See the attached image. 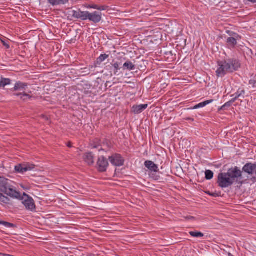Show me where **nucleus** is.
Masks as SVG:
<instances>
[{
	"instance_id": "4",
	"label": "nucleus",
	"mask_w": 256,
	"mask_h": 256,
	"mask_svg": "<svg viewBox=\"0 0 256 256\" xmlns=\"http://www.w3.org/2000/svg\"><path fill=\"white\" fill-rule=\"evenodd\" d=\"M242 172H244L252 176V179L256 178V164L252 163L246 164L242 168Z\"/></svg>"
},
{
	"instance_id": "34",
	"label": "nucleus",
	"mask_w": 256,
	"mask_h": 256,
	"mask_svg": "<svg viewBox=\"0 0 256 256\" xmlns=\"http://www.w3.org/2000/svg\"><path fill=\"white\" fill-rule=\"evenodd\" d=\"M186 120H192V121H194V120L193 118H187L186 119Z\"/></svg>"
},
{
	"instance_id": "33",
	"label": "nucleus",
	"mask_w": 256,
	"mask_h": 256,
	"mask_svg": "<svg viewBox=\"0 0 256 256\" xmlns=\"http://www.w3.org/2000/svg\"><path fill=\"white\" fill-rule=\"evenodd\" d=\"M68 146L69 147V148H71L72 146V143L71 142H69L68 144Z\"/></svg>"
},
{
	"instance_id": "16",
	"label": "nucleus",
	"mask_w": 256,
	"mask_h": 256,
	"mask_svg": "<svg viewBox=\"0 0 256 256\" xmlns=\"http://www.w3.org/2000/svg\"><path fill=\"white\" fill-rule=\"evenodd\" d=\"M48 2L52 6L64 4L67 3L69 0H48Z\"/></svg>"
},
{
	"instance_id": "14",
	"label": "nucleus",
	"mask_w": 256,
	"mask_h": 256,
	"mask_svg": "<svg viewBox=\"0 0 256 256\" xmlns=\"http://www.w3.org/2000/svg\"><path fill=\"white\" fill-rule=\"evenodd\" d=\"M28 86V84L26 83L22 82H17L14 88H12V90L13 91H17V90H24L26 89Z\"/></svg>"
},
{
	"instance_id": "29",
	"label": "nucleus",
	"mask_w": 256,
	"mask_h": 256,
	"mask_svg": "<svg viewBox=\"0 0 256 256\" xmlns=\"http://www.w3.org/2000/svg\"><path fill=\"white\" fill-rule=\"evenodd\" d=\"M2 44L7 49L10 48L9 42L8 40H1Z\"/></svg>"
},
{
	"instance_id": "22",
	"label": "nucleus",
	"mask_w": 256,
	"mask_h": 256,
	"mask_svg": "<svg viewBox=\"0 0 256 256\" xmlns=\"http://www.w3.org/2000/svg\"><path fill=\"white\" fill-rule=\"evenodd\" d=\"M88 12H80V15L79 19L82 20H86L88 18Z\"/></svg>"
},
{
	"instance_id": "25",
	"label": "nucleus",
	"mask_w": 256,
	"mask_h": 256,
	"mask_svg": "<svg viewBox=\"0 0 256 256\" xmlns=\"http://www.w3.org/2000/svg\"><path fill=\"white\" fill-rule=\"evenodd\" d=\"M108 55L106 54H101L99 58L97 59V62L101 63L102 62H104V60H106L108 58Z\"/></svg>"
},
{
	"instance_id": "13",
	"label": "nucleus",
	"mask_w": 256,
	"mask_h": 256,
	"mask_svg": "<svg viewBox=\"0 0 256 256\" xmlns=\"http://www.w3.org/2000/svg\"><path fill=\"white\" fill-rule=\"evenodd\" d=\"M84 160L88 164H92L94 163V154L91 152L86 153L84 156Z\"/></svg>"
},
{
	"instance_id": "8",
	"label": "nucleus",
	"mask_w": 256,
	"mask_h": 256,
	"mask_svg": "<svg viewBox=\"0 0 256 256\" xmlns=\"http://www.w3.org/2000/svg\"><path fill=\"white\" fill-rule=\"evenodd\" d=\"M109 160L112 164L116 166H122L124 163V160L120 154H113L109 157Z\"/></svg>"
},
{
	"instance_id": "2",
	"label": "nucleus",
	"mask_w": 256,
	"mask_h": 256,
	"mask_svg": "<svg viewBox=\"0 0 256 256\" xmlns=\"http://www.w3.org/2000/svg\"><path fill=\"white\" fill-rule=\"evenodd\" d=\"M218 65L219 68L216 70V74L218 77H223L228 73L233 72L237 70L240 66L239 61L234 58L218 62Z\"/></svg>"
},
{
	"instance_id": "1",
	"label": "nucleus",
	"mask_w": 256,
	"mask_h": 256,
	"mask_svg": "<svg viewBox=\"0 0 256 256\" xmlns=\"http://www.w3.org/2000/svg\"><path fill=\"white\" fill-rule=\"evenodd\" d=\"M242 178V172L238 166L232 167L226 172L220 173L218 176L217 184L222 188L231 186L237 183L242 185L244 181L240 180Z\"/></svg>"
},
{
	"instance_id": "6",
	"label": "nucleus",
	"mask_w": 256,
	"mask_h": 256,
	"mask_svg": "<svg viewBox=\"0 0 256 256\" xmlns=\"http://www.w3.org/2000/svg\"><path fill=\"white\" fill-rule=\"evenodd\" d=\"M35 165L30 163H24L16 165L14 167L15 170L18 173L24 174L28 171L32 170Z\"/></svg>"
},
{
	"instance_id": "20",
	"label": "nucleus",
	"mask_w": 256,
	"mask_h": 256,
	"mask_svg": "<svg viewBox=\"0 0 256 256\" xmlns=\"http://www.w3.org/2000/svg\"><path fill=\"white\" fill-rule=\"evenodd\" d=\"M14 96H20V98L23 100H26L28 99L31 98L32 96L28 94H22V93H16L14 94Z\"/></svg>"
},
{
	"instance_id": "5",
	"label": "nucleus",
	"mask_w": 256,
	"mask_h": 256,
	"mask_svg": "<svg viewBox=\"0 0 256 256\" xmlns=\"http://www.w3.org/2000/svg\"><path fill=\"white\" fill-rule=\"evenodd\" d=\"M23 195L27 198L24 200V197L21 196V198L18 199L23 200L22 204L27 210L31 211L34 210L36 209V206L34 200L24 192Z\"/></svg>"
},
{
	"instance_id": "12",
	"label": "nucleus",
	"mask_w": 256,
	"mask_h": 256,
	"mask_svg": "<svg viewBox=\"0 0 256 256\" xmlns=\"http://www.w3.org/2000/svg\"><path fill=\"white\" fill-rule=\"evenodd\" d=\"M245 93V92L244 90H241L240 92H238L236 94V96L233 98L230 101L227 102L226 103L223 107H225V106H231V104L234 103L236 99H238V98H241L242 97V98H244V95Z\"/></svg>"
},
{
	"instance_id": "31",
	"label": "nucleus",
	"mask_w": 256,
	"mask_h": 256,
	"mask_svg": "<svg viewBox=\"0 0 256 256\" xmlns=\"http://www.w3.org/2000/svg\"><path fill=\"white\" fill-rule=\"evenodd\" d=\"M250 84H252L253 85V87L254 88L255 87V84H256V80H250V82H249Z\"/></svg>"
},
{
	"instance_id": "30",
	"label": "nucleus",
	"mask_w": 256,
	"mask_h": 256,
	"mask_svg": "<svg viewBox=\"0 0 256 256\" xmlns=\"http://www.w3.org/2000/svg\"><path fill=\"white\" fill-rule=\"evenodd\" d=\"M92 8H94V9L98 10H106L105 8H100L99 6H98L97 5H94V6H92Z\"/></svg>"
},
{
	"instance_id": "23",
	"label": "nucleus",
	"mask_w": 256,
	"mask_h": 256,
	"mask_svg": "<svg viewBox=\"0 0 256 256\" xmlns=\"http://www.w3.org/2000/svg\"><path fill=\"white\" fill-rule=\"evenodd\" d=\"M205 175H206V180H211L212 178L214 176V173L213 172L210 170H206L205 172Z\"/></svg>"
},
{
	"instance_id": "10",
	"label": "nucleus",
	"mask_w": 256,
	"mask_h": 256,
	"mask_svg": "<svg viewBox=\"0 0 256 256\" xmlns=\"http://www.w3.org/2000/svg\"><path fill=\"white\" fill-rule=\"evenodd\" d=\"M148 106V104L134 105L132 108V111L134 114H139L142 112Z\"/></svg>"
},
{
	"instance_id": "26",
	"label": "nucleus",
	"mask_w": 256,
	"mask_h": 256,
	"mask_svg": "<svg viewBox=\"0 0 256 256\" xmlns=\"http://www.w3.org/2000/svg\"><path fill=\"white\" fill-rule=\"evenodd\" d=\"M80 10H72V16L74 18H78L79 19L80 15Z\"/></svg>"
},
{
	"instance_id": "19",
	"label": "nucleus",
	"mask_w": 256,
	"mask_h": 256,
	"mask_svg": "<svg viewBox=\"0 0 256 256\" xmlns=\"http://www.w3.org/2000/svg\"><path fill=\"white\" fill-rule=\"evenodd\" d=\"M12 80L9 78H2L0 80V87H5L10 84Z\"/></svg>"
},
{
	"instance_id": "21",
	"label": "nucleus",
	"mask_w": 256,
	"mask_h": 256,
	"mask_svg": "<svg viewBox=\"0 0 256 256\" xmlns=\"http://www.w3.org/2000/svg\"><path fill=\"white\" fill-rule=\"evenodd\" d=\"M10 202V199L4 196L2 194L0 193V202L4 204H8Z\"/></svg>"
},
{
	"instance_id": "7",
	"label": "nucleus",
	"mask_w": 256,
	"mask_h": 256,
	"mask_svg": "<svg viewBox=\"0 0 256 256\" xmlns=\"http://www.w3.org/2000/svg\"><path fill=\"white\" fill-rule=\"evenodd\" d=\"M97 165L98 171L100 172H104L108 166V162L107 159L104 156L98 158L97 162Z\"/></svg>"
},
{
	"instance_id": "15",
	"label": "nucleus",
	"mask_w": 256,
	"mask_h": 256,
	"mask_svg": "<svg viewBox=\"0 0 256 256\" xmlns=\"http://www.w3.org/2000/svg\"><path fill=\"white\" fill-rule=\"evenodd\" d=\"M122 68L124 70L130 71L136 70V67L135 64H134L132 62L127 60L125 63H124Z\"/></svg>"
},
{
	"instance_id": "11",
	"label": "nucleus",
	"mask_w": 256,
	"mask_h": 256,
	"mask_svg": "<svg viewBox=\"0 0 256 256\" xmlns=\"http://www.w3.org/2000/svg\"><path fill=\"white\" fill-rule=\"evenodd\" d=\"M145 166L150 170L154 172L158 171V168L156 164L150 160H146L144 162Z\"/></svg>"
},
{
	"instance_id": "17",
	"label": "nucleus",
	"mask_w": 256,
	"mask_h": 256,
	"mask_svg": "<svg viewBox=\"0 0 256 256\" xmlns=\"http://www.w3.org/2000/svg\"><path fill=\"white\" fill-rule=\"evenodd\" d=\"M237 38H228L226 40L228 46L232 48H234L237 44Z\"/></svg>"
},
{
	"instance_id": "9",
	"label": "nucleus",
	"mask_w": 256,
	"mask_h": 256,
	"mask_svg": "<svg viewBox=\"0 0 256 256\" xmlns=\"http://www.w3.org/2000/svg\"><path fill=\"white\" fill-rule=\"evenodd\" d=\"M88 20L94 23H98L102 20V13L98 12H94L92 13L88 12Z\"/></svg>"
},
{
	"instance_id": "3",
	"label": "nucleus",
	"mask_w": 256,
	"mask_h": 256,
	"mask_svg": "<svg viewBox=\"0 0 256 256\" xmlns=\"http://www.w3.org/2000/svg\"><path fill=\"white\" fill-rule=\"evenodd\" d=\"M12 184V180L0 176V191L12 198H20V193L16 190Z\"/></svg>"
},
{
	"instance_id": "18",
	"label": "nucleus",
	"mask_w": 256,
	"mask_h": 256,
	"mask_svg": "<svg viewBox=\"0 0 256 256\" xmlns=\"http://www.w3.org/2000/svg\"><path fill=\"white\" fill-rule=\"evenodd\" d=\"M212 101H213V100H208L204 101V102H200V103L196 105L193 108H190V109L194 110V109H197V108H203V107L205 106H206L207 104L211 103Z\"/></svg>"
},
{
	"instance_id": "36",
	"label": "nucleus",
	"mask_w": 256,
	"mask_h": 256,
	"mask_svg": "<svg viewBox=\"0 0 256 256\" xmlns=\"http://www.w3.org/2000/svg\"><path fill=\"white\" fill-rule=\"evenodd\" d=\"M228 256H233L231 254L229 253L228 254Z\"/></svg>"
},
{
	"instance_id": "35",
	"label": "nucleus",
	"mask_w": 256,
	"mask_h": 256,
	"mask_svg": "<svg viewBox=\"0 0 256 256\" xmlns=\"http://www.w3.org/2000/svg\"><path fill=\"white\" fill-rule=\"evenodd\" d=\"M100 7L101 8H105L104 6H100Z\"/></svg>"
},
{
	"instance_id": "32",
	"label": "nucleus",
	"mask_w": 256,
	"mask_h": 256,
	"mask_svg": "<svg viewBox=\"0 0 256 256\" xmlns=\"http://www.w3.org/2000/svg\"><path fill=\"white\" fill-rule=\"evenodd\" d=\"M248 1L252 2V3H256V0H248Z\"/></svg>"
},
{
	"instance_id": "28",
	"label": "nucleus",
	"mask_w": 256,
	"mask_h": 256,
	"mask_svg": "<svg viewBox=\"0 0 256 256\" xmlns=\"http://www.w3.org/2000/svg\"><path fill=\"white\" fill-rule=\"evenodd\" d=\"M0 224H2L7 228H14L15 225L6 222L0 221Z\"/></svg>"
},
{
	"instance_id": "24",
	"label": "nucleus",
	"mask_w": 256,
	"mask_h": 256,
	"mask_svg": "<svg viewBox=\"0 0 256 256\" xmlns=\"http://www.w3.org/2000/svg\"><path fill=\"white\" fill-rule=\"evenodd\" d=\"M190 234L191 236L196 238L202 237L204 236V234L202 232L196 231L190 232Z\"/></svg>"
},
{
	"instance_id": "27",
	"label": "nucleus",
	"mask_w": 256,
	"mask_h": 256,
	"mask_svg": "<svg viewBox=\"0 0 256 256\" xmlns=\"http://www.w3.org/2000/svg\"><path fill=\"white\" fill-rule=\"evenodd\" d=\"M120 64L118 62H114L112 64L113 67L114 68V74H116V73L118 72V70L120 69Z\"/></svg>"
}]
</instances>
